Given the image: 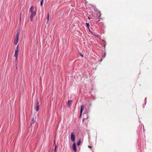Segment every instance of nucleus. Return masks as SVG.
<instances>
[{"label": "nucleus", "instance_id": "1", "mask_svg": "<svg viewBox=\"0 0 152 152\" xmlns=\"http://www.w3.org/2000/svg\"><path fill=\"white\" fill-rule=\"evenodd\" d=\"M35 103V109L36 111H38L39 110V102H38L37 98L36 99Z\"/></svg>", "mask_w": 152, "mask_h": 152}, {"label": "nucleus", "instance_id": "2", "mask_svg": "<svg viewBox=\"0 0 152 152\" xmlns=\"http://www.w3.org/2000/svg\"><path fill=\"white\" fill-rule=\"evenodd\" d=\"M36 11L31 13V14L30 16V18L31 22H33V18L36 15Z\"/></svg>", "mask_w": 152, "mask_h": 152}, {"label": "nucleus", "instance_id": "3", "mask_svg": "<svg viewBox=\"0 0 152 152\" xmlns=\"http://www.w3.org/2000/svg\"><path fill=\"white\" fill-rule=\"evenodd\" d=\"M71 141L73 142L75 141V135L73 132H72L71 135Z\"/></svg>", "mask_w": 152, "mask_h": 152}, {"label": "nucleus", "instance_id": "4", "mask_svg": "<svg viewBox=\"0 0 152 152\" xmlns=\"http://www.w3.org/2000/svg\"><path fill=\"white\" fill-rule=\"evenodd\" d=\"M72 148L74 151L76 152L77 151L76 146L75 142H74L72 145Z\"/></svg>", "mask_w": 152, "mask_h": 152}, {"label": "nucleus", "instance_id": "5", "mask_svg": "<svg viewBox=\"0 0 152 152\" xmlns=\"http://www.w3.org/2000/svg\"><path fill=\"white\" fill-rule=\"evenodd\" d=\"M83 107H84L83 105H82L81 106L80 110V118L81 116L82 113V112L83 111Z\"/></svg>", "mask_w": 152, "mask_h": 152}, {"label": "nucleus", "instance_id": "6", "mask_svg": "<svg viewBox=\"0 0 152 152\" xmlns=\"http://www.w3.org/2000/svg\"><path fill=\"white\" fill-rule=\"evenodd\" d=\"M36 118L35 117V118H34V117H33L32 120H31V125H32L33 124H34V122H35L36 121Z\"/></svg>", "mask_w": 152, "mask_h": 152}, {"label": "nucleus", "instance_id": "7", "mask_svg": "<svg viewBox=\"0 0 152 152\" xmlns=\"http://www.w3.org/2000/svg\"><path fill=\"white\" fill-rule=\"evenodd\" d=\"M18 51L19 50H15V54L14 55L15 57H18Z\"/></svg>", "mask_w": 152, "mask_h": 152}, {"label": "nucleus", "instance_id": "8", "mask_svg": "<svg viewBox=\"0 0 152 152\" xmlns=\"http://www.w3.org/2000/svg\"><path fill=\"white\" fill-rule=\"evenodd\" d=\"M34 9V7L33 6H31V8L29 10V12H31V13H32V12H35V11H34V10H33Z\"/></svg>", "mask_w": 152, "mask_h": 152}, {"label": "nucleus", "instance_id": "9", "mask_svg": "<svg viewBox=\"0 0 152 152\" xmlns=\"http://www.w3.org/2000/svg\"><path fill=\"white\" fill-rule=\"evenodd\" d=\"M72 103V100H70L68 101V103H67V106L69 107H70L71 104Z\"/></svg>", "mask_w": 152, "mask_h": 152}, {"label": "nucleus", "instance_id": "10", "mask_svg": "<svg viewBox=\"0 0 152 152\" xmlns=\"http://www.w3.org/2000/svg\"><path fill=\"white\" fill-rule=\"evenodd\" d=\"M20 32L18 31L17 32V33L16 34L15 38L19 39V37L20 34Z\"/></svg>", "mask_w": 152, "mask_h": 152}, {"label": "nucleus", "instance_id": "11", "mask_svg": "<svg viewBox=\"0 0 152 152\" xmlns=\"http://www.w3.org/2000/svg\"><path fill=\"white\" fill-rule=\"evenodd\" d=\"M18 39L15 38V40L14 42V44L15 45H16L18 43Z\"/></svg>", "mask_w": 152, "mask_h": 152}, {"label": "nucleus", "instance_id": "12", "mask_svg": "<svg viewBox=\"0 0 152 152\" xmlns=\"http://www.w3.org/2000/svg\"><path fill=\"white\" fill-rule=\"evenodd\" d=\"M80 143H81V140H79L77 143V145L78 146H79L80 145Z\"/></svg>", "mask_w": 152, "mask_h": 152}, {"label": "nucleus", "instance_id": "13", "mask_svg": "<svg viewBox=\"0 0 152 152\" xmlns=\"http://www.w3.org/2000/svg\"><path fill=\"white\" fill-rule=\"evenodd\" d=\"M57 147V146L56 145H55V148L53 150L54 151L56 152V148Z\"/></svg>", "mask_w": 152, "mask_h": 152}, {"label": "nucleus", "instance_id": "14", "mask_svg": "<svg viewBox=\"0 0 152 152\" xmlns=\"http://www.w3.org/2000/svg\"><path fill=\"white\" fill-rule=\"evenodd\" d=\"M86 25L87 27L88 28H89V23H86Z\"/></svg>", "mask_w": 152, "mask_h": 152}, {"label": "nucleus", "instance_id": "15", "mask_svg": "<svg viewBox=\"0 0 152 152\" xmlns=\"http://www.w3.org/2000/svg\"><path fill=\"white\" fill-rule=\"evenodd\" d=\"M49 18V14H48V17H47V22H48V21Z\"/></svg>", "mask_w": 152, "mask_h": 152}, {"label": "nucleus", "instance_id": "16", "mask_svg": "<svg viewBox=\"0 0 152 152\" xmlns=\"http://www.w3.org/2000/svg\"><path fill=\"white\" fill-rule=\"evenodd\" d=\"M43 0H42L40 2V5L42 6V5Z\"/></svg>", "mask_w": 152, "mask_h": 152}, {"label": "nucleus", "instance_id": "17", "mask_svg": "<svg viewBox=\"0 0 152 152\" xmlns=\"http://www.w3.org/2000/svg\"><path fill=\"white\" fill-rule=\"evenodd\" d=\"M18 47H19V45H18L16 48H15V50H18Z\"/></svg>", "mask_w": 152, "mask_h": 152}, {"label": "nucleus", "instance_id": "18", "mask_svg": "<svg viewBox=\"0 0 152 152\" xmlns=\"http://www.w3.org/2000/svg\"><path fill=\"white\" fill-rule=\"evenodd\" d=\"M80 55L82 57H83V55L81 53H80Z\"/></svg>", "mask_w": 152, "mask_h": 152}, {"label": "nucleus", "instance_id": "19", "mask_svg": "<svg viewBox=\"0 0 152 152\" xmlns=\"http://www.w3.org/2000/svg\"><path fill=\"white\" fill-rule=\"evenodd\" d=\"M17 58H18V57H15V61H17Z\"/></svg>", "mask_w": 152, "mask_h": 152}, {"label": "nucleus", "instance_id": "20", "mask_svg": "<svg viewBox=\"0 0 152 152\" xmlns=\"http://www.w3.org/2000/svg\"><path fill=\"white\" fill-rule=\"evenodd\" d=\"M54 145H56V142H55V140H54Z\"/></svg>", "mask_w": 152, "mask_h": 152}, {"label": "nucleus", "instance_id": "21", "mask_svg": "<svg viewBox=\"0 0 152 152\" xmlns=\"http://www.w3.org/2000/svg\"><path fill=\"white\" fill-rule=\"evenodd\" d=\"M105 55H106V53H104V56H103V57H104H104H105Z\"/></svg>", "mask_w": 152, "mask_h": 152}, {"label": "nucleus", "instance_id": "22", "mask_svg": "<svg viewBox=\"0 0 152 152\" xmlns=\"http://www.w3.org/2000/svg\"><path fill=\"white\" fill-rule=\"evenodd\" d=\"M86 118H84L83 119V121H84L85 120H86Z\"/></svg>", "mask_w": 152, "mask_h": 152}, {"label": "nucleus", "instance_id": "23", "mask_svg": "<svg viewBox=\"0 0 152 152\" xmlns=\"http://www.w3.org/2000/svg\"><path fill=\"white\" fill-rule=\"evenodd\" d=\"M98 13L99 14L100 13V15H101V12H100V11H99V12H98Z\"/></svg>", "mask_w": 152, "mask_h": 152}, {"label": "nucleus", "instance_id": "24", "mask_svg": "<svg viewBox=\"0 0 152 152\" xmlns=\"http://www.w3.org/2000/svg\"><path fill=\"white\" fill-rule=\"evenodd\" d=\"M88 19H89V20H90V17H88Z\"/></svg>", "mask_w": 152, "mask_h": 152}, {"label": "nucleus", "instance_id": "25", "mask_svg": "<svg viewBox=\"0 0 152 152\" xmlns=\"http://www.w3.org/2000/svg\"><path fill=\"white\" fill-rule=\"evenodd\" d=\"M88 117H87L86 119H88Z\"/></svg>", "mask_w": 152, "mask_h": 152}, {"label": "nucleus", "instance_id": "26", "mask_svg": "<svg viewBox=\"0 0 152 152\" xmlns=\"http://www.w3.org/2000/svg\"><path fill=\"white\" fill-rule=\"evenodd\" d=\"M102 60V59H101V61Z\"/></svg>", "mask_w": 152, "mask_h": 152}, {"label": "nucleus", "instance_id": "27", "mask_svg": "<svg viewBox=\"0 0 152 152\" xmlns=\"http://www.w3.org/2000/svg\"><path fill=\"white\" fill-rule=\"evenodd\" d=\"M88 147H89V148H90V146H88Z\"/></svg>", "mask_w": 152, "mask_h": 152}]
</instances>
